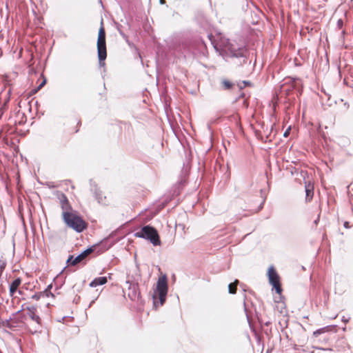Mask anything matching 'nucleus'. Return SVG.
I'll return each instance as SVG.
<instances>
[{
	"label": "nucleus",
	"instance_id": "nucleus-1",
	"mask_svg": "<svg viewBox=\"0 0 353 353\" xmlns=\"http://www.w3.org/2000/svg\"><path fill=\"white\" fill-rule=\"evenodd\" d=\"M214 48L225 59L229 58L239 59V61L236 63V64L241 65L247 60V48L243 45H239L234 41L223 40Z\"/></svg>",
	"mask_w": 353,
	"mask_h": 353
},
{
	"label": "nucleus",
	"instance_id": "nucleus-2",
	"mask_svg": "<svg viewBox=\"0 0 353 353\" xmlns=\"http://www.w3.org/2000/svg\"><path fill=\"white\" fill-rule=\"evenodd\" d=\"M168 290V279L166 275H163L158 279L157 288L152 295L153 303L155 307H158L157 298L159 300V305H163L166 299Z\"/></svg>",
	"mask_w": 353,
	"mask_h": 353
},
{
	"label": "nucleus",
	"instance_id": "nucleus-3",
	"mask_svg": "<svg viewBox=\"0 0 353 353\" xmlns=\"http://www.w3.org/2000/svg\"><path fill=\"white\" fill-rule=\"evenodd\" d=\"M134 235L136 237L150 241L154 246L161 244L160 237L157 230L154 227L149 225L142 227L139 231L136 232Z\"/></svg>",
	"mask_w": 353,
	"mask_h": 353
},
{
	"label": "nucleus",
	"instance_id": "nucleus-4",
	"mask_svg": "<svg viewBox=\"0 0 353 353\" xmlns=\"http://www.w3.org/2000/svg\"><path fill=\"white\" fill-rule=\"evenodd\" d=\"M62 216L65 224L77 232H81L85 229L86 223L79 216L70 212H63Z\"/></svg>",
	"mask_w": 353,
	"mask_h": 353
},
{
	"label": "nucleus",
	"instance_id": "nucleus-5",
	"mask_svg": "<svg viewBox=\"0 0 353 353\" xmlns=\"http://www.w3.org/2000/svg\"><path fill=\"white\" fill-rule=\"evenodd\" d=\"M97 53L100 65H104V61L107 57L106 43H105V32L103 27V21H101V26L99 28L97 39Z\"/></svg>",
	"mask_w": 353,
	"mask_h": 353
},
{
	"label": "nucleus",
	"instance_id": "nucleus-6",
	"mask_svg": "<svg viewBox=\"0 0 353 353\" xmlns=\"http://www.w3.org/2000/svg\"><path fill=\"white\" fill-rule=\"evenodd\" d=\"M268 276L269 282L274 287L276 292L281 294L282 292V288L280 284L279 276L273 266H271L268 269Z\"/></svg>",
	"mask_w": 353,
	"mask_h": 353
},
{
	"label": "nucleus",
	"instance_id": "nucleus-7",
	"mask_svg": "<svg viewBox=\"0 0 353 353\" xmlns=\"http://www.w3.org/2000/svg\"><path fill=\"white\" fill-rule=\"evenodd\" d=\"M97 245H93L84 251H83L81 253H80L78 256L74 257L73 261H72V266H74L77 265L78 263L83 262L88 257V256L92 254L94 250Z\"/></svg>",
	"mask_w": 353,
	"mask_h": 353
},
{
	"label": "nucleus",
	"instance_id": "nucleus-8",
	"mask_svg": "<svg viewBox=\"0 0 353 353\" xmlns=\"http://www.w3.org/2000/svg\"><path fill=\"white\" fill-rule=\"evenodd\" d=\"M23 310H28V315L29 317L38 324H40L41 323V318L36 314L37 307L34 305L32 306H28L26 307V309L22 308L21 310H19L17 314L19 313Z\"/></svg>",
	"mask_w": 353,
	"mask_h": 353
},
{
	"label": "nucleus",
	"instance_id": "nucleus-9",
	"mask_svg": "<svg viewBox=\"0 0 353 353\" xmlns=\"http://www.w3.org/2000/svg\"><path fill=\"white\" fill-rule=\"evenodd\" d=\"M52 288V284L48 285L46 289L43 292H40L38 293H35L32 296V299L36 301L39 300L41 298L49 297L50 296L54 297V294L51 292V289Z\"/></svg>",
	"mask_w": 353,
	"mask_h": 353
},
{
	"label": "nucleus",
	"instance_id": "nucleus-10",
	"mask_svg": "<svg viewBox=\"0 0 353 353\" xmlns=\"http://www.w3.org/2000/svg\"><path fill=\"white\" fill-rule=\"evenodd\" d=\"M128 296L132 301L136 300L139 297V292H138V286L136 284H130L129 286Z\"/></svg>",
	"mask_w": 353,
	"mask_h": 353
},
{
	"label": "nucleus",
	"instance_id": "nucleus-11",
	"mask_svg": "<svg viewBox=\"0 0 353 353\" xmlns=\"http://www.w3.org/2000/svg\"><path fill=\"white\" fill-rule=\"evenodd\" d=\"M21 283L20 278L15 279L10 285L9 293L10 296H13L14 294L17 291L19 286Z\"/></svg>",
	"mask_w": 353,
	"mask_h": 353
},
{
	"label": "nucleus",
	"instance_id": "nucleus-12",
	"mask_svg": "<svg viewBox=\"0 0 353 353\" xmlns=\"http://www.w3.org/2000/svg\"><path fill=\"white\" fill-rule=\"evenodd\" d=\"M107 281L108 279L106 276L97 277L90 283L89 286L91 288H95L98 285H102L105 284Z\"/></svg>",
	"mask_w": 353,
	"mask_h": 353
},
{
	"label": "nucleus",
	"instance_id": "nucleus-13",
	"mask_svg": "<svg viewBox=\"0 0 353 353\" xmlns=\"http://www.w3.org/2000/svg\"><path fill=\"white\" fill-rule=\"evenodd\" d=\"M92 190L94 191V195L96 200L99 203L105 204V196H103L102 192L98 189L97 187L92 188Z\"/></svg>",
	"mask_w": 353,
	"mask_h": 353
},
{
	"label": "nucleus",
	"instance_id": "nucleus-14",
	"mask_svg": "<svg viewBox=\"0 0 353 353\" xmlns=\"http://www.w3.org/2000/svg\"><path fill=\"white\" fill-rule=\"evenodd\" d=\"M59 199L63 212H70L71 207L67 197L64 194H61Z\"/></svg>",
	"mask_w": 353,
	"mask_h": 353
},
{
	"label": "nucleus",
	"instance_id": "nucleus-15",
	"mask_svg": "<svg viewBox=\"0 0 353 353\" xmlns=\"http://www.w3.org/2000/svg\"><path fill=\"white\" fill-rule=\"evenodd\" d=\"M238 280H236L234 283H230L228 285V291L230 294H235L236 290V284L238 283Z\"/></svg>",
	"mask_w": 353,
	"mask_h": 353
},
{
	"label": "nucleus",
	"instance_id": "nucleus-16",
	"mask_svg": "<svg viewBox=\"0 0 353 353\" xmlns=\"http://www.w3.org/2000/svg\"><path fill=\"white\" fill-rule=\"evenodd\" d=\"M222 84L225 90L231 89L233 85L232 83L225 79L222 81Z\"/></svg>",
	"mask_w": 353,
	"mask_h": 353
},
{
	"label": "nucleus",
	"instance_id": "nucleus-17",
	"mask_svg": "<svg viewBox=\"0 0 353 353\" xmlns=\"http://www.w3.org/2000/svg\"><path fill=\"white\" fill-rule=\"evenodd\" d=\"M74 259L73 255H70L66 261V263L68 265H72V261Z\"/></svg>",
	"mask_w": 353,
	"mask_h": 353
},
{
	"label": "nucleus",
	"instance_id": "nucleus-18",
	"mask_svg": "<svg viewBox=\"0 0 353 353\" xmlns=\"http://www.w3.org/2000/svg\"><path fill=\"white\" fill-rule=\"evenodd\" d=\"M323 332H324V329H323V328L319 329V330H316V331H314V332H313V335H314V336H319V334H321V333H323Z\"/></svg>",
	"mask_w": 353,
	"mask_h": 353
},
{
	"label": "nucleus",
	"instance_id": "nucleus-19",
	"mask_svg": "<svg viewBox=\"0 0 353 353\" xmlns=\"http://www.w3.org/2000/svg\"><path fill=\"white\" fill-rule=\"evenodd\" d=\"M12 319L10 318L8 320H6L5 321L3 322V326H6V327H10V321Z\"/></svg>",
	"mask_w": 353,
	"mask_h": 353
},
{
	"label": "nucleus",
	"instance_id": "nucleus-20",
	"mask_svg": "<svg viewBox=\"0 0 353 353\" xmlns=\"http://www.w3.org/2000/svg\"><path fill=\"white\" fill-rule=\"evenodd\" d=\"M343 25V21L342 19H339L337 21V26L339 28H341Z\"/></svg>",
	"mask_w": 353,
	"mask_h": 353
},
{
	"label": "nucleus",
	"instance_id": "nucleus-21",
	"mask_svg": "<svg viewBox=\"0 0 353 353\" xmlns=\"http://www.w3.org/2000/svg\"><path fill=\"white\" fill-rule=\"evenodd\" d=\"M350 319V317H347V318H346L345 316H343L342 317V319H341V320H342V321H343V322H344L345 323H348V322H349Z\"/></svg>",
	"mask_w": 353,
	"mask_h": 353
},
{
	"label": "nucleus",
	"instance_id": "nucleus-22",
	"mask_svg": "<svg viewBox=\"0 0 353 353\" xmlns=\"http://www.w3.org/2000/svg\"><path fill=\"white\" fill-rule=\"evenodd\" d=\"M305 192H306V199H307V198L310 196L311 190L306 188Z\"/></svg>",
	"mask_w": 353,
	"mask_h": 353
},
{
	"label": "nucleus",
	"instance_id": "nucleus-23",
	"mask_svg": "<svg viewBox=\"0 0 353 353\" xmlns=\"http://www.w3.org/2000/svg\"><path fill=\"white\" fill-rule=\"evenodd\" d=\"M46 79H44V80H43V81L40 83V85H39V87H38V88H37V89H38V90L41 89V88H42V87L46 84Z\"/></svg>",
	"mask_w": 353,
	"mask_h": 353
},
{
	"label": "nucleus",
	"instance_id": "nucleus-24",
	"mask_svg": "<svg viewBox=\"0 0 353 353\" xmlns=\"http://www.w3.org/2000/svg\"><path fill=\"white\" fill-rule=\"evenodd\" d=\"M290 130V128H288V130L284 132L283 136H284L285 137H287L288 136Z\"/></svg>",
	"mask_w": 353,
	"mask_h": 353
},
{
	"label": "nucleus",
	"instance_id": "nucleus-25",
	"mask_svg": "<svg viewBox=\"0 0 353 353\" xmlns=\"http://www.w3.org/2000/svg\"><path fill=\"white\" fill-rule=\"evenodd\" d=\"M344 227L346 228H348L350 226H349V223L348 222H345L344 223Z\"/></svg>",
	"mask_w": 353,
	"mask_h": 353
},
{
	"label": "nucleus",
	"instance_id": "nucleus-26",
	"mask_svg": "<svg viewBox=\"0 0 353 353\" xmlns=\"http://www.w3.org/2000/svg\"><path fill=\"white\" fill-rule=\"evenodd\" d=\"M243 83L245 85H250V83L249 81H243Z\"/></svg>",
	"mask_w": 353,
	"mask_h": 353
},
{
	"label": "nucleus",
	"instance_id": "nucleus-27",
	"mask_svg": "<svg viewBox=\"0 0 353 353\" xmlns=\"http://www.w3.org/2000/svg\"><path fill=\"white\" fill-rule=\"evenodd\" d=\"M161 4H164L165 3V0H159Z\"/></svg>",
	"mask_w": 353,
	"mask_h": 353
},
{
	"label": "nucleus",
	"instance_id": "nucleus-28",
	"mask_svg": "<svg viewBox=\"0 0 353 353\" xmlns=\"http://www.w3.org/2000/svg\"><path fill=\"white\" fill-rule=\"evenodd\" d=\"M94 301H92V302L90 303L89 307L91 306V305L94 303Z\"/></svg>",
	"mask_w": 353,
	"mask_h": 353
},
{
	"label": "nucleus",
	"instance_id": "nucleus-29",
	"mask_svg": "<svg viewBox=\"0 0 353 353\" xmlns=\"http://www.w3.org/2000/svg\"><path fill=\"white\" fill-rule=\"evenodd\" d=\"M18 293H19V294H21V290H18Z\"/></svg>",
	"mask_w": 353,
	"mask_h": 353
}]
</instances>
